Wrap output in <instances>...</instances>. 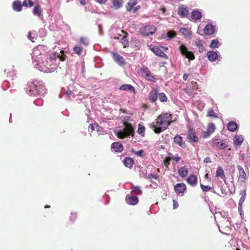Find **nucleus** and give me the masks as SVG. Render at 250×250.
<instances>
[{
	"instance_id": "1",
	"label": "nucleus",
	"mask_w": 250,
	"mask_h": 250,
	"mask_svg": "<svg viewBox=\"0 0 250 250\" xmlns=\"http://www.w3.org/2000/svg\"><path fill=\"white\" fill-rule=\"evenodd\" d=\"M171 119L172 115L167 113L159 115L156 119L155 124L152 126L154 132L159 134L166 130L172 122Z\"/></svg>"
},
{
	"instance_id": "2",
	"label": "nucleus",
	"mask_w": 250,
	"mask_h": 250,
	"mask_svg": "<svg viewBox=\"0 0 250 250\" xmlns=\"http://www.w3.org/2000/svg\"><path fill=\"white\" fill-rule=\"evenodd\" d=\"M26 92L30 96L42 95L45 93L44 85L37 81H34L26 88Z\"/></svg>"
},
{
	"instance_id": "3",
	"label": "nucleus",
	"mask_w": 250,
	"mask_h": 250,
	"mask_svg": "<svg viewBox=\"0 0 250 250\" xmlns=\"http://www.w3.org/2000/svg\"><path fill=\"white\" fill-rule=\"evenodd\" d=\"M125 127L122 130L119 131L117 136L120 139H124L130 136L134 137L135 135L134 128L130 123L124 122Z\"/></svg>"
},
{
	"instance_id": "4",
	"label": "nucleus",
	"mask_w": 250,
	"mask_h": 250,
	"mask_svg": "<svg viewBox=\"0 0 250 250\" xmlns=\"http://www.w3.org/2000/svg\"><path fill=\"white\" fill-rule=\"evenodd\" d=\"M41 71L45 73H51L55 71L57 65V63H50L47 59L44 61L42 60V62L38 63Z\"/></svg>"
},
{
	"instance_id": "5",
	"label": "nucleus",
	"mask_w": 250,
	"mask_h": 250,
	"mask_svg": "<svg viewBox=\"0 0 250 250\" xmlns=\"http://www.w3.org/2000/svg\"><path fill=\"white\" fill-rule=\"evenodd\" d=\"M150 50L153 52L156 56L162 58L163 59H167L168 56L165 53L168 48L165 46H154L151 45L149 46Z\"/></svg>"
},
{
	"instance_id": "6",
	"label": "nucleus",
	"mask_w": 250,
	"mask_h": 250,
	"mask_svg": "<svg viewBox=\"0 0 250 250\" xmlns=\"http://www.w3.org/2000/svg\"><path fill=\"white\" fill-rule=\"evenodd\" d=\"M179 51L181 54L185 56V57L189 60H193L195 59V56L193 53L188 51V48L184 44H182L179 46Z\"/></svg>"
},
{
	"instance_id": "7",
	"label": "nucleus",
	"mask_w": 250,
	"mask_h": 250,
	"mask_svg": "<svg viewBox=\"0 0 250 250\" xmlns=\"http://www.w3.org/2000/svg\"><path fill=\"white\" fill-rule=\"evenodd\" d=\"M156 31V27L153 25L145 26L141 30V33L145 36L154 34Z\"/></svg>"
},
{
	"instance_id": "8",
	"label": "nucleus",
	"mask_w": 250,
	"mask_h": 250,
	"mask_svg": "<svg viewBox=\"0 0 250 250\" xmlns=\"http://www.w3.org/2000/svg\"><path fill=\"white\" fill-rule=\"evenodd\" d=\"M187 138L189 141L191 143H196L198 141V138L196 135L195 129L193 128L188 130Z\"/></svg>"
},
{
	"instance_id": "9",
	"label": "nucleus",
	"mask_w": 250,
	"mask_h": 250,
	"mask_svg": "<svg viewBox=\"0 0 250 250\" xmlns=\"http://www.w3.org/2000/svg\"><path fill=\"white\" fill-rule=\"evenodd\" d=\"M175 192L178 195H183L186 190L187 187L186 185L183 183H178L174 187Z\"/></svg>"
},
{
	"instance_id": "10",
	"label": "nucleus",
	"mask_w": 250,
	"mask_h": 250,
	"mask_svg": "<svg viewBox=\"0 0 250 250\" xmlns=\"http://www.w3.org/2000/svg\"><path fill=\"white\" fill-rule=\"evenodd\" d=\"M178 14L182 18H187L189 15V11L186 6L182 5L178 8Z\"/></svg>"
},
{
	"instance_id": "11",
	"label": "nucleus",
	"mask_w": 250,
	"mask_h": 250,
	"mask_svg": "<svg viewBox=\"0 0 250 250\" xmlns=\"http://www.w3.org/2000/svg\"><path fill=\"white\" fill-rule=\"evenodd\" d=\"M111 148L112 151L119 153L123 151L124 146L120 142H115L111 144Z\"/></svg>"
},
{
	"instance_id": "12",
	"label": "nucleus",
	"mask_w": 250,
	"mask_h": 250,
	"mask_svg": "<svg viewBox=\"0 0 250 250\" xmlns=\"http://www.w3.org/2000/svg\"><path fill=\"white\" fill-rule=\"evenodd\" d=\"M214 145L217 146L220 149H223L228 147V142L225 140H223L221 142L219 139H214L213 141Z\"/></svg>"
},
{
	"instance_id": "13",
	"label": "nucleus",
	"mask_w": 250,
	"mask_h": 250,
	"mask_svg": "<svg viewBox=\"0 0 250 250\" xmlns=\"http://www.w3.org/2000/svg\"><path fill=\"white\" fill-rule=\"evenodd\" d=\"M191 21H196L201 20L202 17L201 13L198 10H194L191 13Z\"/></svg>"
},
{
	"instance_id": "14",
	"label": "nucleus",
	"mask_w": 250,
	"mask_h": 250,
	"mask_svg": "<svg viewBox=\"0 0 250 250\" xmlns=\"http://www.w3.org/2000/svg\"><path fill=\"white\" fill-rule=\"evenodd\" d=\"M125 201L128 204L135 205L138 203L139 200L137 196L127 195L125 197Z\"/></svg>"
},
{
	"instance_id": "15",
	"label": "nucleus",
	"mask_w": 250,
	"mask_h": 250,
	"mask_svg": "<svg viewBox=\"0 0 250 250\" xmlns=\"http://www.w3.org/2000/svg\"><path fill=\"white\" fill-rule=\"evenodd\" d=\"M113 58L115 62L120 65H124L125 64V62L122 56L120 55L117 53H113Z\"/></svg>"
},
{
	"instance_id": "16",
	"label": "nucleus",
	"mask_w": 250,
	"mask_h": 250,
	"mask_svg": "<svg viewBox=\"0 0 250 250\" xmlns=\"http://www.w3.org/2000/svg\"><path fill=\"white\" fill-rule=\"evenodd\" d=\"M32 59L35 62H40V60L42 59V56L43 55H41L38 49H34L31 54Z\"/></svg>"
},
{
	"instance_id": "17",
	"label": "nucleus",
	"mask_w": 250,
	"mask_h": 250,
	"mask_svg": "<svg viewBox=\"0 0 250 250\" xmlns=\"http://www.w3.org/2000/svg\"><path fill=\"white\" fill-rule=\"evenodd\" d=\"M174 142L180 147L185 148L186 147V144L183 141V138L179 135H176L174 138Z\"/></svg>"
},
{
	"instance_id": "18",
	"label": "nucleus",
	"mask_w": 250,
	"mask_h": 250,
	"mask_svg": "<svg viewBox=\"0 0 250 250\" xmlns=\"http://www.w3.org/2000/svg\"><path fill=\"white\" fill-rule=\"evenodd\" d=\"M215 32L214 27L210 23L207 24L204 28V33L206 35H210Z\"/></svg>"
},
{
	"instance_id": "19",
	"label": "nucleus",
	"mask_w": 250,
	"mask_h": 250,
	"mask_svg": "<svg viewBox=\"0 0 250 250\" xmlns=\"http://www.w3.org/2000/svg\"><path fill=\"white\" fill-rule=\"evenodd\" d=\"M207 56L210 62H214L218 57L217 52L213 51H208L207 54Z\"/></svg>"
},
{
	"instance_id": "20",
	"label": "nucleus",
	"mask_w": 250,
	"mask_h": 250,
	"mask_svg": "<svg viewBox=\"0 0 250 250\" xmlns=\"http://www.w3.org/2000/svg\"><path fill=\"white\" fill-rule=\"evenodd\" d=\"M137 0H130L125 5V8L127 11H133V7L137 4Z\"/></svg>"
},
{
	"instance_id": "21",
	"label": "nucleus",
	"mask_w": 250,
	"mask_h": 250,
	"mask_svg": "<svg viewBox=\"0 0 250 250\" xmlns=\"http://www.w3.org/2000/svg\"><path fill=\"white\" fill-rule=\"evenodd\" d=\"M158 90L157 89H152L149 93V100L155 102L158 99Z\"/></svg>"
},
{
	"instance_id": "22",
	"label": "nucleus",
	"mask_w": 250,
	"mask_h": 250,
	"mask_svg": "<svg viewBox=\"0 0 250 250\" xmlns=\"http://www.w3.org/2000/svg\"><path fill=\"white\" fill-rule=\"evenodd\" d=\"M233 141L234 146H240L244 141V137L241 135H235Z\"/></svg>"
},
{
	"instance_id": "23",
	"label": "nucleus",
	"mask_w": 250,
	"mask_h": 250,
	"mask_svg": "<svg viewBox=\"0 0 250 250\" xmlns=\"http://www.w3.org/2000/svg\"><path fill=\"white\" fill-rule=\"evenodd\" d=\"M188 184L195 186L197 183V177L195 175H190L187 180Z\"/></svg>"
},
{
	"instance_id": "24",
	"label": "nucleus",
	"mask_w": 250,
	"mask_h": 250,
	"mask_svg": "<svg viewBox=\"0 0 250 250\" xmlns=\"http://www.w3.org/2000/svg\"><path fill=\"white\" fill-rule=\"evenodd\" d=\"M22 6L21 1L19 0L14 1L12 3L13 9L17 12H20L22 10Z\"/></svg>"
},
{
	"instance_id": "25",
	"label": "nucleus",
	"mask_w": 250,
	"mask_h": 250,
	"mask_svg": "<svg viewBox=\"0 0 250 250\" xmlns=\"http://www.w3.org/2000/svg\"><path fill=\"white\" fill-rule=\"evenodd\" d=\"M216 177L221 178L225 182L226 181V178L225 175L224 171L222 167H219L216 171Z\"/></svg>"
},
{
	"instance_id": "26",
	"label": "nucleus",
	"mask_w": 250,
	"mask_h": 250,
	"mask_svg": "<svg viewBox=\"0 0 250 250\" xmlns=\"http://www.w3.org/2000/svg\"><path fill=\"white\" fill-rule=\"evenodd\" d=\"M33 13L35 15H36L39 17L42 18V10L41 9L40 5L36 4L35 6V7L33 10Z\"/></svg>"
},
{
	"instance_id": "27",
	"label": "nucleus",
	"mask_w": 250,
	"mask_h": 250,
	"mask_svg": "<svg viewBox=\"0 0 250 250\" xmlns=\"http://www.w3.org/2000/svg\"><path fill=\"white\" fill-rule=\"evenodd\" d=\"M123 163L126 167L131 168L134 164V161L131 158L125 157L123 160Z\"/></svg>"
},
{
	"instance_id": "28",
	"label": "nucleus",
	"mask_w": 250,
	"mask_h": 250,
	"mask_svg": "<svg viewBox=\"0 0 250 250\" xmlns=\"http://www.w3.org/2000/svg\"><path fill=\"white\" fill-rule=\"evenodd\" d=\"M237 168L239 172V178L241 179L242 181H244L247 178L246 174L244 169L239 165L237 166Z\"/></svg>"
},
{
	"instance_id": "29",
	"label": "nucleus",
	"mask_w": 250,
	"mask_h": 250,
	"mask_svg": "<svg viewBox=\"0 0 250 250\" xmlns=\"http://www.w3.org/2000/svg\"><path fill=\"white\" fill-rule=\"evenodd\" d=\"M112 6L115 9L117 10L122 7L123 4V0H112Z\"/></svg>"
},
{
	"instance_id": "30",
	"label": "nucleus",
	"mask_w": 250,
	"mask_h": 250,
	"mask_svg": "<svg viewBox=\"0 0 250 250\" xmlns=\"http://www.w3.org/2000/svg\"><path fill=\"white\" fill-rule=\"evenodd\" d=\"M238 128L237 123L234 121L229 122L228 124V129L231 132L235 131Z\"/></svg>"
},
{
	"instance_id": "31",
	"label": "nucleus",
	"mask_w": 250,
	"mask_h": 250,
	"mask_svg": "<svg viewBox=\"0 0 250 250\" xmlns=\"http://www.w3.org/2000/svg\"><path fill=\"white\" fill-rule=\"evenodd\" d=\"M119 89L121 90H124V91L128 90L129 91H133L134 93H135V89L133 87V86H132L130 84H125L121 85Z\"/></svg>"
},
{
	"instance_id": "32",
	"label": "nucleus",
	"mask_w": 250,
	"mask_h": 250,
	"mask_svg": "<svg viewBox=\"0 0 250 250\" xmlns=\"http://www.w3.org/2000/svg\"><path fill=\"white\" fill-rule=\"evenodd\" d=\"M179 175L183 178L186 177L188 174V170L185 167H182L178 170Z\"/></svg>"
},
{
	"instance_id": "33",
	"label": "nucleus",
	"mask_w": 250,
	"mask_h": 250,
	"mask_svg": "<svg viewBox=\"0 0 250 250\" xmlns=\"http://www.w3.org/2000/svg\"><path fill=\"white\" fill-rule=\"evenodd\" d=\"M121 32L125 34V35L122 38L121 42L124 48H125L126 47L128 46L129 44L128 41L126 37L127 33L123 30H122Z\"/></svg>"
},
{
	"instance_id": "34",
	"label": "nucleus",
	"mask_w": 250,
	"mask_h": 250,
	"mask_svg": "<svg viewBox=\"0 0 250 250\" xmlns=\"http://www.w3.org/2000/svg\"><path fill=\"white\" fill-rule=\"evenodd\" d=\"M58 58V55L56 53H53L50 55L49 58L46 59L50 62V63H56V61Z\"/></svg>"
},
{
	"instance_id": "35",
	"label": "nucleus",
	"mask_w": 250,
	"mask_h": 250,
	"mask_svg": "<svg viewBox=\"0 0 250 250\" xmlns=\"http://www.w3.org/2000/svg\"><path fill=\"white\" fill-rule=\"evenodd\" d=\"M180 31L186 37H188L191 34L190 29L188 28H181Z\"/></svg>"
},
{
	"instance_id": "36",
	"label": "nucleus",
	"mask_w": 250,
	"mask_h": 250,
	"mask_svg": "<svg viewBox=\"0 0 250 250\" xmlns=\"http://www.w3.org/2000/svg\"><path fill=\"white\" fill-rule=\"evenodd\" d=\"M215 129V126L213 123H210L208 125V133L206 136H209L212 133Z\"/></svg>"
},
{
	"instance_id": "37",
	"label": "nucleus",
	"mask_w": 250,
	"mask_h": 250,
	"mask_svg": "<svg viewBox=\"0 0 250 250\" xmlns=\"http://www.w3.org/2000/svg\"><path fill=\"white\" fill-rule=\"evenodd\" d=\"M194 43L195 45L199 48V51L200 53L203 52L205 51V47L201 40L196 41Z\"/></svg>"
},
{
	"instance_id": "38",
	"label": "nucleus",
	"mask_w": 250,
	"mask_h": 250,
	"mask_svg": "<svg viewBox=\"0 0 250 250\" xmlns=\"http://www.w3.org/2000/svg\"><path fill=\"white\" fill-rule=\"evenodd\" d=\"M131 189V192H133L135 194L141 195L142 193V191L141 190V188L139 186H132Z\"/></svg>"
},
{
	"instance_id": "39",
	"label": "nucleus",
	"mask_w": 250,
	"mask_h": 250,
	"mask_svg": "<svg viewBox=\"0 0 250 250\" xmlns=\"http://www.w3.org/2000/svg\"><path fill=\"white\" fill-rule=\"evenodd\" d=\"M145 127L141 124L138 125L137 132L138 134L141 135L142 136H145Z\"/></svg>"
},
{
	"instance_id": "40",
	"label": "nucleus",
	"mask_w": 250,
	"mask_h": 250,
	"mask_svg": "<svg viewBox=\"0 0 250 250\" xmlns=\"http://www.w3.org/2000/svg\"><path fill=\"white\" fill-rule=\"evenodd\" d=\"M22 5L25 7H31L34 5V2L31 0H24L22 3Z\"/></svg>"
},
{
	"instance_id": "41",
	"label": "nucleus",
	"mask_w": 250,
	"mask_h": 250,
	"mask_svg": "<svg viewBox=\"0 0 250 250\" xmlns=\"http://www.w3.org/2000/svg\"><path fill=\"white\" fill-rule=\"evenodd\" d=\"M241 196L239 201V207L242 206V204L244 202V201H245V200L246 199V193L245 191H241Z\"/></svg>"
},
{
	"instance_id": "42",
	"label": "nucleus",
	"mask_w": 250,
	"mask_h": 250,
	"mask_svg": "<svg viewBox=\"0 0 250 250\" xmlns=\"http://www.w3.org/2000/svg\"><path fill=\"white\" fill-rule=\"evenodd\" d=\"M82 47L78 45H76L73 47V52L75 54L80 55L82 52Z\"/></svg>"
},
{
	"instance_id": "43",
	"label": "nucleus",
	"mask_w": 250,
	"mask_h": 250,
	"mask_svg": "<svg viewBox=\"0 0 250 250\" xmlns=\"http://www.w3.org/2000/svg\"><path fill=\"white\" fill-rule=\"evenodd\" d=\"M141 72H142V75L144 77L147 76V75H148L151 73L149 69L146 66H143L142 67Z\"/></svg>"
},
{
	"instance_id": "44",
	"label": "nucleus",
	"mask_w": 250,
	"mask_h": 250,
	"mask_svg": "<svg viewBox=\"0 0 250 250\" xmlns=\"http://www.w3.org/2000/svg\"><path fill=\"white\" fill-rule=\"evenodd\" d=\"M219 42L217 39L212 40L209 46L212 48H216L218 47Z\"/></svg>"
},
{
	"instance_id": "45",
	"label": "nucleus",
	"mask_w": 250,
	"mask_h": 250,
	"mask_svg": "<svg viewBox=\"0 0 250 250\" xmlns=\"http://www.w3.org/2000/svg\"><path fill=\"white\" fill-rule=\"evenodd\" d=\"M159 98L161 102H166L167 100V98L164 93H160L159 94Z\"/></svg>"
},
{
	"instance_id": "46",
	"label": "nucleus",
	"mask_w": 250,
	"mask_h": 250,
	"mask_svg": "<svg viewBox=\"0 0 250 250\" xmlns=\"http://www.w3.org/2000/svg\"><path fill=\"white\" fill-rule=\"evenodd\" d=\"M207 116H209V117H214V118H218V115L217 114H216L213 110L211 108H210L209 109L208 111V114H207Z\"/></svg>"
},
{
	"instance_id": "47",
	"label": "nucleus",
	"mask_w": 250,
	"mask_h": 250,
	"mask_svg": "<svg viewBox=\"0 0 250 250\" xmlns=\"http://www.w3.org/2000/svg\"><path fill=\"white\" fill-rule=\"evenodd\" d=\"M147 80L149 81H150V82H155L156 81V79L155 78L154 76H153L151 74V73H149L148 75H147V76H146L145 77Z\"/></svg>"
},
{
	"instance_id": "48",
	"label": "nucleus",
	"mask_w": 250,
	"mask_h": 250,
	"mask_svg": "<svg viewBox=\"0 0 250 250\" xmlns=\"http://www.w3.org/2000/svg\"><path fill=\"white\" fill-rule=\"evenodd\" d=\"M201 188L204 192H207L212 189V188L208 186H204L203 184L200 185Z\"/></svg>"
},
{
	"instance_id": "49",
	"label": "nucleus",
	"mask_w": 250,
	"mask_h": 250,
	"mask_svg": "<svg viewBox=\"0 0 250 250\" xmlns=\"http://www.w3.org/2000/svg\"><path fill=\"white\" fill-rule=\"evenodd\" d=\"M80 43L84 45V46H87L88 45V42L86 38L82 37L80 40Z\"/></svg>"
},
{
	"instance_id": "50",
	"label": "nucleus",
	"mask_w": 250,
	"mask_h": 250,
	"mask_svg": "<svg viewBox=\"0 0 250 250\" xmlns=\"http://www.w3.org/2000/svg\"><path fill=\"white\" fill-rule=\"evenodd\" d=\"M64 51L62 50L61 51V53L62 54V55H60V54H58V58H59L60 60L61 61H64L66 59V56L64 55Z\"/></svg>"
},
{
	"instance_id": "51",
	"label": "nucleus",
	"mask_w": 250,
	"mask_h": 250,
	"mask_svg": "<svg viewBox=\"0 0 250 250\" xmlns=\"http://www.w3.org/2000/svg\"><path fill=\"white\" fill-rule=\"evenodd\" d=\"M171 158H170V157H167L165 158V159H164V164L165 165V166L168 167V166L170 164V161L171 160Z\"/></svg>"
},
{
	"instance_id": "52",
	"label": "nucleus",
	"mask_w": 250,
	"mask_h": 250,
	"mask_svg": "<svg viewBox=\"0 0 250 250\" xmlns=\"http://www.w3.org/2000/svg\"><path fill=\"white\" fill-rule=\"evenodd\" d=\"M77 217V213L76 212H72L71 213L69 218L71 221H74L76 219Z\"/></svg>"
},
{
	"instance_id": "53",
	"label": "nucleus",
	"mask_w": 250,
	"mask_h": 250,
	"mask_svg": "<svg viewBox=\"0 0 250 250\" xmlns=\"http://www.w3.org/2000/svg\"><path fill=\"white\" fill-rule=\"evenodd\" d=\"M167 35L169 38H173L176 36V34L174 31H169L167 32Z\"/></svg>"
},
{
	"instance_id": "54",
	"label": "nucleus",
	"mask_w": 250,
	"mask_h": 250,
	"mask_svg": "<svg viewBox=\"0 0 250 250\" xmlns=\"http://www.w3.org/2000/svg\"><path fill=\"white\" fill-rule=\"evenodd\" d=\"M148 178L149 179H154L157 180L159 178V176L157 174H150L148 175Z\"/></svg>"
},
{
	"instance_id": "55",
	"label": "nucleus",
	"mask_w": 250,
	"mask_h": 250,
	"mask_svg": "<svg viewBox=\"0 0 250 250\" xmlns=\"http://www.w3.org/2000/svg\"><path fill=\"white\" fill-rule=\"evenodd\" d=\"M134 153L139 156H140L142 157H143L144 156V150L143 149H141L139 151L134 152Z\"/></svg>"
},
{
	"instance_id": "56",
	"label": "nucleus",
	"mask_w": 250,
	"mask_h": 250,
	"mask_svg": "<svg viewBox=\"0 0 250 250\" xmlns=\"http://www.w3.org/2000/svg\"><path fill=\"white\" fill-rule=\"evenodd\" d=\"M171 159L175 161L176 163H178L179 160L181 159V157L179 156H172L170 157Z\"/></svg>"
},
{
	"instance_id": "57",
	"label": "nucleus",
	"mask_w": 250,
	"mask_h": 250,
	"mask_svg": "<svg viewBox=\"0 0 250 250\" xmlns=\"http://www.w3.org/2000/svg\"><path fill=\"white\" fill-rule=\"evenodd\" d=\"M28 38L33 42H35L34 41V38L31 36V32L29 31L28 33Z\"/></svg>"
},
{
	"instance_id": "58",
	"label": "nucleus",
	"mask_w": 250,
	"mask_h": 250,
	"mask_svg": "<svg viewBox=\"0 0 250 250\" xmlns=\"http://www.w3.org/2000/svg\"><path fill=\"white\" fill-rule=\"evenodd\" d=\"M173 208L175 209L178 207L179 204L177 201L175 200H173Z\"/></svg>"
},
{
	"instance_id": "59",
	"label": "nucleus",
	"mask_w": 250,
	"mask_h": 250,
	"mask_svg": "<svg viewBox=\"0 0 250 250\" xmlns=\"http://www.w3.org/2000/svg\"><path fill=\"white\" fill-rule=\"evenodd\" d=\"M95 0L101 4H105L107 1V0Z\"/></svg>"
},
{
	"instance_id": "60",
	"label": "nucleus",
	"mask_w": 250,
	"mask_h": 250,
	"mask_svg": "<svg viewBox=\"0 0 250 250\" xmlns=\"http://www.w3.org/2000/svg\"><path fill=\"white\" fill-rule=\"evenodd\" d=\"M204 163H210L211 162V159L209 157H206L205 158L204 160Z\"/></svg>"
},
{
	"instance_id": "61",
	"label": "nucleus",
	"mask_w": 250,
	"mask_h": 250,
	"mask_svg": "<svg viewBox=\"0 0 250 250\" xmlns=\"http://www.w3.org/2000/svg\"><path fill=\"white\" fill-rule=\"evenodd\" d=\"M141 6L137 5L133 9V13H135L138 9H140Z\"/></svg>"
},
{
	"instance_id": "62",
	"label": "nucleus",
	"mask_w": 250,
	"mask_h": 250,
	"mask_svg": "<svg viewBox=\"0 0 250 250\" xmlns=\"http://www.w3.org/2000/svg\"><path fill=\"white\" fill-rule=\"evenodd\" d=\"M88 127H89V129L91 130V131L95 129L94 125L93 124H90L89 125Z\"/></svg>"
},
{
	"instance_id": "63",
	"label": "nucleus",
	"mask_w": 250,
	"mask_h": 250,
	"mask_svg": "<svg viewBox=\"0 0 250 250\" xmlns=\"http://www.w3.org/2000/svg\"><path fill=\"white\" fill-rule=\"evenodd\" d=\"M188 74H184L183 77V78L184 81H186L188 79Z\"/></svg>"
},
{
	"instance_id": "64",
	"label": "nucleus",
	"mask_w": 250,
	"mask_h": 250,
	"mask_svg": "<svg viewBox=\"0 0 250 250\" xmlns=\"http://www.w3.org/2000/svg\"><path fill=\"white\" fill-rule=\"evenodd\" d=\"M80 3L82 5H85V0H80Z\"/></svg>"
}]
</instances>
